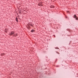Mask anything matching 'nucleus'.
Masks as SVG:
<instances>
[{
	"instance_id": "nucleus-13",
	"label": "nucleus",
	"mask_w": 78,
	"mask_h": 78,
	"mask_svg": "<svg viewBox=\"0 0 78 78\" xmlns=\"http://www.w3.org/2000/svg\"><path fill=\"white\" fill-rule=\"evenodd\" d=\"M69 12V11H67V12L68 13Z\"/></svg>"
},
{
	"instance_id": "nucleus-5",
	"label": "nucleus",
	"mask_w": 78,
	"mask_h": 78,
	"mask_svg": "<svg viewBox=\"0 0 78 78\" xmlns=\"http://www.w3.org/2000/svg\"><path fill=\"white\" fill-rule=\"evenodd\" d=\"M31 32H32V33H33V32H34V30H31Z\"/></svg>"
},
{
	"instance_id": "nucleus-9",
	"label": "nucleus",
	"mask_w": 78,
	"mask_h": 78,
	"mask_svg": "<svg viewBox=\"0 0 78 78\" xmlns=\"http://www.w3.org/2000/svg\"><path fill=\"white\" fill-rule=\"evenodd\" d=\"M16 22H18V20H17V18H16Z\"/></svg>"
},
{
	"instance_id": "nucleus-2",
	"label": "nucleus",
	"mask_w": 78,
	"mask_h": 78,
	"mask_svg": "<svg viewBox=\"0 0 78 78\" xmlns=\"http://www.w3.org/2000/svg\"><path fill=\"white\" fill-rule=\"evenodd\" d=\"M14 33L15 32L14 31L12 32L10 34V35H12V34H14Z\"/></svg>"
},
{
	"instance_id": "nucleus-11",
	"label": "nucleus",
	"mask_w": 78,
	"mask_h": 78,
	"mask_svg": "<svg viewBox=\"0 0 78 78\" xmlns=\"http://www.w3.org/2000/svg\"><path fill=\"white\" fill-rule=\"evenodd\" d=\"M55 49H58V48H55Z\"/></svg>"
},
{
	"instance_id": "nucleus-6",
	"label": "nucleus",
	"mask_w": 78,
	"mask_h": 78,
	"mask_svg": "<svg viewBox=\"0 0 78 78\" xmlns=\"http://www.w3.org/2000/svg\"><path fill=\"white\" fill-rule=\"evenodd\" d=\"M51 8H55V6H51Z\"/></svg>"
},
{
	"instance_id": "nucleus-10",
	"label": "nucleus",
	"mask_w": 78,
	"mask_h": 78,
	"mask_svg": "<svg viewBox=\"0 0 78 78\" xmlns=\"http://www.w3.org/2000/svg\"><path fill=\"white\" fill-rule=\"evenodd\" d=\"M16 36V34H14L13 36H14L15 37Z\"/></svg>"
},
{
	"instance_id": "nucleus-7",
	"label": "nucleus",
	"mask_w": 78,
	"mask_h": 78,
	"mask_svg": "<svg viewBox=\"0 0 78 78\" xmlns=\"http://www.w3.org/2000/svg\"><path fill=\"white\" fill-rule=\"evenodd\" d=\"M1 56H4V55H5V54H1Z\"/></svg>"
},
{
	"instance_id": "nucleus-3",
	"label": "nucleus",
	"mask_w": 78,
	"mask_h": 78,
	"mask_svg": "<svg viewBox=\"0 0 78 78\" xmlns=\"http://www.w3.org/2000/svg\"><path fill=\"white\" fill-rule=\"evenodd\" d=\"M27 28L28 29H29L30 28V26L29 25V24H27Z\"/></svg>"
},
{
	"instance_id": "nucleus-1",
	"label": "nucleus",
	"mask_w": 78,
	"mask_h": 78,
	"mask_svg": "<svg viewBox=\"0 0 78 78\" xmlns=\"http://www.w3.org/2000/svg\"><path fill=\"white\" fill-rule=\"evenodd\" d=\"M74 18L76 19V20H78V18L77 17V16H76V15H74Z\"/></svg>"
},
{
	"instance_id": "nucleus-12",
	"label": "nucleus",
	"mask_w": 78,
	"mask_h": 78,
	"mask_svg": "<svg viewBox=\"0 0 78 78\" xmlns=\"http://www.w3.org/2000/svg\"><path fill=\"white\" fill-rule=\"evenodd\" d=\"M16 34V36H17V35H18V34Z\"/></svg>"
},
{
	"instance_id": "nucleus-4",
	"label": "nucleus",
	"mask_w": 78,
	"mask_h": 78,
	"mask_svg": "<svg viewBox=\"0 0 78 78\" xmlns=\"http://www.w3.org/2000/svg\"><path fill=\"white\" fill-rule=\"evenodd\" d=\"M39 6H42V3H40L38 4Z\"/></svg>"
},
{
	"instance_id": "nucleus-8",
	"label": "nucleus",
	"mask_w": 78,
	"mask_h": 78,
	"mask_svg": "<svg viewBox=\"0 0 78 78\" xmlns=\"http://www.w3.org/2000/svg\"><path fill=\"white\" fill-rule=\"evenodd\" d=\"M7 32H8V30L7 29V30H5V32L7 33Z\"/></svg>"
},
{
	"instance_id": "nucleus-14",
	"label": "nucleus",
	"mask_w": 78,
	"mask_h": 78,
	"mask_svg": "<svg viewBox=\"0 0 78 78\" xmlns=\"http://www.w3.org/2000/svg\"><path fill=\"white\" fill-rule=\"evenodd\" d=\"M54 36H55V35H54Z\"/></svg>"
}]
</instances>
